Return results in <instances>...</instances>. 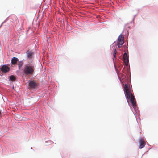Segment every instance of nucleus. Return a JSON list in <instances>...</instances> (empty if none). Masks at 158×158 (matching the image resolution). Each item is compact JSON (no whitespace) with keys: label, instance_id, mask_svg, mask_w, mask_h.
Listing matches in <instances>:
<instances>
[{"label":"nucleus","instance_id":"13","mask_svg":"<svg viewBox=\"0 0 158 158\" xmlns=\"http://www.w3.org/2000/svg\"><path fill=\"white\" fill-rule=\"evenodd\" d=\"M115 69H116V71H117V72H118V70H117V69L116 68V67L115 66Z\"/></svg>","mask_w":158,"mask_h":158},{"label":"nucleus","instance_id":"8","mask_svg":"<svg viewBox=\"0 0 158 158\" xmlns=\"http://www.w3.org/2000/svg\"><path fill=\"white\" fill-rule=\"evenodd\" d=\"M18 60V59L17 58L14 57L11 60V63L14 65H15L17 64Z\"/></svg>","mask_w":158,"mask_h":158},{"label":"nucleus","instance_id":"10","mask_svg":"<svg viewBox=\"0 0 158 158\" xmlns=\"http://www.w3.org/2000/svg\"><path fill=\"white\" fill-rule=\"evenodd\" d=\"M18 68L19 69H20L22 66L23 64V62L22 61H19L18 62Z\"/></svg>","mask_w":158,"mask_h":158},{"label":"nucleus","instance_id":"1","mask_svg":"<svg viewBox=\"0 0 158 158\" xmlns=\"http://www.w3.org/2000/svg\"><path fill=\"white\" fill-rule=\"evenodd\" d=\"M124 90L126 93V97L128 99H130V101L133 107L136 106V102L135 99L129 90V85L127 84H125L124 86Z\"/></svg>","mask_w":158,"mask_h":158},{"label":"nucleus","instance_id":"12","mask_svg":"<svg viewBox=\"0 0 158 158\" xmlns=\"http://www.w3.org/2000/svg\"><path fill=\"white\" fill-rule=\"evenodd\" d=\"M117 51L116 49H115L114 52L113 56L114 58H115L116 56Z\"/></svg>","mask_w":158,"mask_h":158},{"label":"nucleus","instance_id":"6","mask_svg":"<svg viewBox=\"0 0 158 158\" xmlns=\"http://www.w3.org/2000/svg\"><path fill=\"white\" fill-rule=\"evenodd\" d=\"M29 85L31 88H35L37 86V83L34 81H31L29 82Z\"/></svg>","mask_w":158,"mask_h":158},{"label":"nucleus","instance_id":"9","mask_svg":"<svg viewBox=\"0 0 158 158\" xmlns=\"http://www.w3.org/2000/svg\"><path fill=\"white\" fill-rule=\"evenodd\" d=\"M33 54V53L31 51H28L27 52V57L29 58H32V55Z\"/></svg>","mask_w":158,"mask_h":158},{"label":"nucleus","instance_id":"4","mask_svg":"<svg viewBox=\"0 0 158 158\" xmlns=\"http://www.w3.org/2000/svg\"><path fill=\"white\" fill-rule=\"evenodd\" d=\"M0 69L2 73H6L9 71L10 68L6 65H3Z\"/></svg>","mask_w":158,"mask_h":158},{"label":"nucleus","instance_id":"3","mask_svg":"<svg viewBox=\"0 0 158 158\" xmlns=\"http://www.w3.org/2000/svg\"><path fill=\"white\" fill-rule=\"evenodd\" d=\"M124 37L122 35H120L118 38V46L119 48L121 47L124 43Z\"/></svg>","mask_w":158,"mask_h":158},{"label":"nucleus","instance_id":"2","mask_svg":"<svg viewBox=\"0 0 158 158\" xmlns=\"http://www.w3.org/2000/svg\"><path fill=\"white\" fill-rule=\"evenodd\" d=\"M34 65L31 62L25 65L23 71L24 73L26 75H31L34 73Z\"/></svg>","mask_w":158,"mask_h":158},{"label":"nucleus","instance_id":"11","mask_svg":"<svg viewBox=\"0 0 158 158\" xmlns=\"http://www.w3.org/2000/svg\"><path fill=\"white\" fill-rule=\"evenodd\" d=\"M10 79L12 81H14L15 80V77L13 75H11L10 77Z\"/></svg>","mask_w":158,"mask_h":158},{"label":"nucleus","instance_id":"7","mask_svg":"<svg viewBox=\"0 0 158 158\" xmlns=\"http://www.w3.org/2000/svg\"><path fill=\"white\" fill-rule=\"evenodd\" d=\"M140 149H142L143 148L145 145V143L144 140L142 139H140L139 141Z\"/></svg>","mask_w":158,"mask_h":158},{"label":"nucleus","instance_id":"5","mask_svg":"<svg viewBox=\"0 0 158 158\" xmlns=\"http://www.w3.org/2000/svg\"><path fill=\"white\" fill-rule=\"evenodd\" d=\"M123 61L124 62L125 64L127 65L129 62V60L128 57L126 53H125L123 54Z\"/></svg>","mask_w":158,"mask_h":158}]
</instances>
